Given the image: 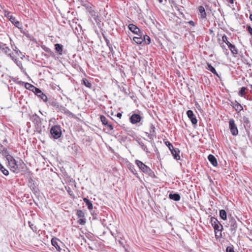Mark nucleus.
<instances>
[{
  "label": "nucleus",
  "instance_id": "nucleus-37",
  "mask_svg": "<svg viewBox=\"0 0 252 252\" xmlns=\"http://www.w3.org/2000/svg\"><path fill=\"white\" fill-rule=\"evenodd\" d=\"M140 144V145L141 146L142 149L144 151H145L146 152L148 153V149L146 147V146L143 144V143H139Z\"/></svg>",
  "mask_w": 252,
  "mask_h": 252
},
{
  "label": "nucleus",
  "instance_id": "nucleus-2",
  "mask_svg": "<svg viewBox=\"0 0 252 252\" xmlns=\"http://www.w3.org/2000/svg\"><path fill=\"white\" fill-rule=\"evenodd\" d=\"M6 159L8 163L11 171L18 173L19 171L18 169V165L15 159L11 155H7L6 156Z\"/></svg>",
  "mask_w": 252,
  "mask_h": 252
},
{
  "label": "nucleus",
  "instance_id": "nucleus-45",
  "mask_svg": "<svg viewBox=\"0 0 252 252\" xmlns=\"http://www.w3.org/2000/svg\"><path fill=\"white\" fill-rule=\"evenodd\" d=\"M250 19L252 21V14L250 15Z\"/></svg>",
  "mask_w": 252,
  "mask_h": 252
},
{
  "label": "nucleus",
  "instance_id": "nucleus-6",
  "mask_svg": "<svg viewBox=\"0 0 252 252\" xmlns=\"http://www.w3.org/2000/svg\"><path fill=\"white\" fill-rule=\"evenodd\" d=\"M0 52L5 54L12 60L14 59L13 56L12 55V51L6 44L2 43L0 44Z\"/></svg>",
  "mask_w": 252,
  "mask_h": 252
},
{
  "label": "nucleus",
  "instance_id": "nucleus-23",
  "mask_svg": "<svg viewBox=\"0 0 252 252\" xmlns=\"http://www.w3.org/2000/svg\"><path fill=\"white\" fill-rule=\"evenodd\" d=\"M207 69L210 71H211L212 73H213V74H216L217 75V76L218 75L216 71V69H215V68L212 66L211 64L208 63H207Z\"/></svg>",
  "mask_w": 252,
  "mask_h": 252
},
{
  "label": "nucleus",
  "instance_id": "nucleus-22",
  "mask_svg": "<svg viewBox=\"0 0 252 252\" xmlns=\"http://www.w3.org/2000/svg\"><path fill=\"white\" fill-rule=\"evenodd\" d=\"M25 87L27 89L31 90L32 92H34V91L35 90V89L36 88V87L33 86L32 85L29 83H25Z\"/></svg>",
  "mask_w": 252,
  "mask_h": 252
},
{
  "label": "nucleus",
  "instance_id": "nucleus-12",
  "mask_svg": "<svg viewBox=\"0 0 252 252\" xmlns=\"http://www.w3.org/2000/svg\"><path fill=\"white\" fill-rule=\"evenodd\" d=\"M59 242L62 243V242L57 238H53L51 240L52 245L55 247L58 251L61 252L62 249L60 248L59 245Z\"/></svg>",
  "mask_w": 252,
  "mask_h": 252
},
{
  "label": "nucleus",
  "instance_id": "nucleus-27",
  "mask_svg": "<svg viewBox=\"0 0 252 252\" xmlns=\"http://www.w3.org/2000/svg\"><path fill=\"white\" fill-rule=\"evenodd\" d=\"M171 153L172 154L173 156H174V158L176 159H180V156L179 154H178V152L175 150L174 149V150H172V151H170Z\"/></svg>",
  "mask_w": 252,
  "mask_h": 252
},
{
  "label": "nucleus",
  "instance_id": "nucleus-26",
  "mask_svg": "<svg viewBox=\"0 0 252 252\" xmlns=\"http://www.w3.org/2000/svg\"><path fill=\"white\" fill-rule=\"evenodd\" d=\"M0 170L2 172V173L5 175H8L9 174L8 171L6 169L4 166L1 164L0 163Z\"/></svg>",
  "mask_w": 252,
  "mask_h": 252
},
{
  "label": "nucleus",
  "instance_id": "nucleus-28",
  "mask_svg": "<svg viewBox=\"0 0 252 252\" xmlns=\"http://www.w3.org/2000/svg\"><path fill=\"white\" fill-rule=\"evenodd\" d=\"M222 40L228 46L231 43L228 40V38L226 35H223L222 37Z\"/></svg>",
  "mask_w": 252,
  "mask_h": 252
},
{
  "label": "nucleus",
  "instance_id": "nucleus-20",
  "mask_svg": "<svg viewBox=\"0 0 252 252\" xmlns=\"http://www.w3.org/2000/svg\"><path fill=\"white\" fill-rule=\"evenodd\" d=\"M230 222L231 223L230 226L231 227V230L233 231V230H235L236 228L237 227V225L236 224V222L235 220L234 219H231V220H230Z\"/></svg>",
  "mask_w": 252,
  "mask_h": 252
},
{
  "label": "nucleus",
  "instance_id": "nucleus-17",
  "mask_svg": "<svg viewBox=\"0 0 252 252\" xmlns=\"http://www.w3.org/2000/svg\"><path fill=\"white\" fill-rule=\"evenodd\" d=\"M55 48L57 53L61 55L63 54V45L57 43L55 45Z\"/></svg>",
  "mask_w": 252,
  "mask_h": 252
},
{
  "label": "nucleus",
  "instance_id": "nucleus-46",
  "mask_svg": "<svg viewBox=\"0 0 252 252\" xmlns=\"http://www.w3.org/2000/svg\"><path fill=\"white\" fill-rule=\"evenodd\" d=\"M29 224H30V226L31 227V228L32 229H33V228H32L33 224L31 225V224H30V222H29Z\"/></svg>",
  "mask_w": 252,
  "mask_h": 252
},
{
  "label": "nucleus",
  "instance_id": "nucleus-44",
  "mask_svg": "<svg viewBox=\"0 0 252 252\" xmlns=\"http://www.w3.org/2000/svg\"><path fill=\"white\" fill-rule=\"evenodd\" d=\"M189 24L192 26H194V23L192 21H190Z\"/></svg>",
  "mask_w": 252,
  "mask_h": 252
},
{
  "label": "nucleus",
  "instance_id": "nucleus-29",
  "mask_svg": "<svg viewBox=\"0 0 252 252\" xmlns=\"http://www.w3.org/2000/svg\"><path fill=\"white\" fill-rule=\"evenodd\" d=\"M235 110L238 112H240L243 109V106L238 102H237L235 106Z\"/></svg>",
  "mask_w": 252,
  "mask_h": 252
},
{
  "label": "nucleus",
  "instance_id": "nucleus-31",
  "mask_svg": "<svg viewBox=\"0 0 252 252\" xmlns=\"http://www.w3.org/2000/svg\"><path fill=\"white\" fill-rule=\"evenodd\" d=\"M100 120H101V121L102 123L104 125L106 126L108 124L107 120V119H106V118L105 117H104L103 116H100Z\"/></svg>",
  "mask_w": 252,
  "mask_h": 252
},
{
  "label": "nucleus",
  "instance_id": "nucleus-18",
  "mask_svg": "<svg viewBox=\"0 0 252 252\" xmlns=\"http://www.w3.org/2000/svg\"><path fill=\"white\" fill-rule=\"evenodd\" d=\"M83 200L89 210H91L93 209V204L90 200L87 198H84Z\"/></svg>",
  "mask_w": 252,
  "mask_h": 252
},
{
  "label": "nucleus",
  "instance_id": "nucleus-7",
  "mask_svg": "<svg viewBox=\"0 0 252 252\" xmlns=\"http://www.w3.org/2000/svg\"><path fill=\"white\" fill-rule=\"evenodd\" d=\"M135 163L139 168L144 172L148 173L150 170L149 167H148L145 164L139 160H136Z\"/></svg>",
  "mask_w": 252,
  "mask_h": 252
},
{
  "label": "nucleus",
  "instance_id": "nucleus-13",
  "mask_svg": "<svg viewBox=\"0 0 252 252\" xmlns=\"http://www.w3.org/2000/svg\"><path fill=\"white\" fill-rule=\"evenodd\" d=\"M208 159L214 166H217L218 165L217 159L213 155H209L208 156Z\"/></svg>",
  "mask_w": 252,
  "mask_h": 252
},
{
  "label": "nucleus",
  "instance_id": "nucleus-32",
  "mask_svg": "<svg viewBox=\"0 0 252 252\" xmlns=\"http://www.w3.org/2000/svg\"><path fill=\"white\" fill-rule=\"evenodd\" d=\"M76 215L78 216V217L79 218H82L84 217V212L82 210H77Z\"/></svg>",
  "mask_w": 252,
  "mask_h": 252
},
{
  "label": "nucleus",
  "instance_id": "nucleus-21",
  "mask_svg": "<svg viewBox=\"0 0 252 252\" xmlns=\"http://www.w3.org/2000/svg\"><path fill=\"white\" fill-rule=\"evenodd\" d=\"M220 216L223 220H226L227 218L226 213L224 210H220Z\"/></svg>",
  "mask_w": 252,
  "mask_h": 252
},
{
  "label": "nucleus",
  "instance_id": "nucleus-25",
  "mask_svg": "<svg viewBox=\"0 0 252 252\" xmlns=\"http://www.w3.org/2000/svg\"><path fill=\"white\" fill-rule=\"evenodd\" d=\"M142 38L143 40V42H144L146 44H149L151 43L150 37L147 35H144Z\"/></svg>",
  "mask_w": 252,
  "mask_h": 252
},
{
  "label": "nucleus",
  "instance_id": "nucleus-48",
  "mask_svg": "<svg viewBox=\"0 0 252 252\" xmlns=\"http://www.w3.org/2000/svg\"><path fill=\"white\" fill-rule=\"evenodd\" d=\"M131 170H132V172H133V169H131Z\"/></svg>",
  "mask_w": 252,
  "mask_h": 252
},
{
  "label": "nucleus",
  "instance_id": "nucleus-8",
  "mask_svg": "<svg viewBox=\"0 0 252 252\" xmlns=\"http://www.w3.org/2000/svg\"><path fill=\"white\" fill-rule=\"evenodd\" d=\"M36 95H37L39 97L41 98L44 101L46 102L47 101V96L43 94L40 90L38 88L35 89V90L33 92Z\"/></svg>",
  "mask_w": 252,
  "mask_h": 252
},
{
  "label": "nucleus",
  "instance_id": "nucleus-40",
  "mask_svg": "<svg viewBox=\"0 0 252 252\" xmlns=\"http://www.w3.org/2000/svg\"><path fill=\"white\" fill-rule=\"evenodd\" d=\"M248 31L251 35H252V28L250 26L248 27Z\"/></svg>",
  "mask_w": 252,
  "mask_h": 252
},
{
  "label": "nucleus",
  "instance_id": "nucleus-41",
  "mask_svg": "<svg viewBox=\"0 0 252 252\" xmlns=\"http://www.w3.org/2000/svg\"><path fill=\"white\" fill-rule=\"evenodd\" d=\"M106 126L110 129V130L113 129V126L112 125L108 124Z\"/></svg>",
  "mask_w": 252,
  "mask_h": 252
},
{
  "label": "nucleus",
  "instance_id": "nucleus-14",
  "mask_svg": "<svg viewBox=\"0 0 252 252\" xmlns=\"http://www.w3.org/2000/svg\"><path fill=\"white\" fill-rule=\"evenodd\" d=\"M198 10L200 13V17L202 19L205 18L206 17V14L204 7L203 6H199Z\"/></svg>",
  "mask_w": 252,
  "mask_h": 252
},
{
  "label": "nucleus",
  "instance_id": "nucleus-15",
  "mask_svg": "<svg viewBox=\"0 0 252 252\" xmlns=\"http://www.w3.org/2000/svg\"><path fill=\"white\" fill-rule=\"evenodd\" d=\"M139 36V37H134L133 38V41L138 44H141L142 42H143V40L142 37V34L141 33L140 35H138Z\"/></svg>",
  "mask_w": 252,
  "mask_h": 252
},
{
  "label": "nucleus",
  "instance_id": "nucleus-30",
  "mask_svg": "<svg viewBox=\"0 0 252 252\" xmlns=\"http://www.w3.org/2000/svg\"><path fill=\"white\" fill-rule=\"evenodd\" d=\"M83 83L87 87L91 88L92 87V84L87 79L83 80Z\"/></svg>",
  "mask_w": 252,
  "mask_h": 252
},
{
  "label": "nucleus",
  "instance_id": "nucleus-43",
  "mask_svg": "<svg viewBox=\"0 0 252 252\" xmlns=\"http://www.w3.org/2000/svg\"><path fill=\"white\" fill-rule=\"evenodd\" d=\"M122 114L120 113H118L117 114V116L119 118H121L122 117Z\"/></svg>",
  "mask_w": 252,
  "mask_h": 252
},
{
  "label": "nucleus",
  "instance_id": "nucleus-9",
  "mask_svg": "<svg viewBox=\"0 0 252 252\" xmlns=\"http://www.w3.org/2000/svg\"><path fill=\"white\" fill-rule=\"evenodd\" d=\"M128 27L129 30L134 34L140 35L141 32L140 29L135 25L132 24H129Z\"/></svg>",
  "mask_w": 252,
  "mask_h": 252
},
{
  "label": "nucleus",
  "instance_id": "nucleus-11",
  "mask_svg": "<svg viewBox=\"0 0 252 252\" xmlns=\"http://www.w3.org/2000/svg\"><path fill=\"white\" fill-rule=\"evenodd\" d=\"M187 114L193 125H195L197 124V120L196 117L191 110H188L187 112Z\"/></svg>",
  "mask_w": 252,
  "mask_h": 252
},
{
  "label": "nucleus",
  "instance_id": "nucleus-38",
  "mask_svg": "<svg viewBox=\"0 0 252 252\" xmlns=\"http://www.w3.org/2000/svg\"><path fill=\"white\" fill-rule=\"evenodd\" d=\"M90 13L91 14L92 16L94 17V19L95 21H96V18L97 17V16L95 15V12L93 10H91L90 11Z\"/></svg>",
  "mask_w": 252,
  "mask_h": 252
},
{
  "label": "nucleus",
  "instance_id": "nucleus-35",
  "mask_svg": "<svg viewBox=\"0 0 252 252\" xmlns=\"http://www.w3.org/2000/svg\"><path fill=\"white\" fill-rule=\"evenodd\" d=\"M226 252H235L233 246H228L226 249Z\"/></svg>",
  "mask_w": 252,
  "mask_h": 252
},
{
  "label": "nucleus",
  "instance_id": "nucleus-33",
  "mask_svg": "<svg viewBox=\"0 0 252 252\" xmlns=\"http://www.w3.org/2000/svg\"><path fill=\"white\" fill-rule=\"evenodd\" d=\"M246 89L247 88L245 87H242L241 88L240 91L239 92V95H240L241 96H243Z\"/></svg>",
  "mask_w": 252,
  "mask_h": 252
},
{
  "label": "nucleus",
  "instance_id": "nucleus-50",
  "mask_svg": "<svg viewBox=\"0 0 252 252\" xmlns=\"http://www.w3.org/2000/svg\"><path fill=\"white\" fill-rule=\"evenodd\" d=\"M131 170H132V172H133V169H131Z\"/></svg>",
  "mask_w": 252,
  "mask_h": 252
},
{
  "label": "nucleus",
  "instance_id": "nucleus-16",
  "mask_svg": "<svg viewBox=\"0 0 252 252\" xmlns=\"http://www.w3.org/2000/svg\"><path fill=\"white\" fill-rule=\"evenodd\" d=\"M169 198L171 199H172L174 201H179L180 200L181 197L180 195L178 193H174V194H169Z\"/></svg>",
  "mask_w": 252,
  "mask_h": 252
},
{
  "label": "nucleus",
  "instance_id": "nucleus-51",
  "mask_svg": "<svg viewBox=\"0 0 252 252\" xmlns=\"http://www.w3.org/2000/svg\"><path fill=\"white\" fill-rule=\"evenodd\" d=\"M224 47V45H221V47Z\"/></svg>",
  "mask_w": 252,
  "mask_h": 252
},
{
  "label": "nucleus",
  "instance_id": "nucleus-47",
  "mask_svg": "<svg viewBox=\"0 0 252 252\" xmlns=\"http://www.w3.org/2000/svg\"><path fill=\"white\" fill-rule=\"evenodd\" d=\"M160 3L162 2V0H158Z\"/></svg>",
  "mask_w": 252,
  "mask_h": 252
},
{
  "label": "nucleus",
  "instance_id": "nucleus-49",
  "mask_svg": "<svg viewBox=\"0 0 252 252\" xmlns=\"http://www.w3.org/2000/svg\"><path fill=\"white\" fill-rule=\"evenodd\" d=\"M131 170H132V172H133V169H131Z\"/></svg>",
  "mask_w": 252,
  "mask_h": 252
},
{
  "label": "nucleus",
  "instance_id": "nucleus-3",
  "mask_svg": "<svg viewBox=\"0 0 252 252\" xmlns=\"http://www.w3.org/2000/svg\"><path fill=\"white\" fill-rule=\"evenodd\" d=\"M50 133L54 139H58L62 135L61 127L57 125L53 126L51 128Z\"/></svg>",
  "mask_w": 252,
  "mask_h": 252
},
{
  "label": "nucleus",
  "instance_id": "nucleus-42",
  "mask_svg": "<svg viewBox=\"0 0 252 252\" xmlns=\"http://www.w3.org/2000/svg\"><path fill=\"white\" fill-rule=\"evenodd\" d=\"M16 64H17V65L18 66H19L20 67H21V66H22V63L20 62L17 61L16 62Z\"/></svg>",
  "mask_w": 252,
  "mask_h": 252
},
{
  "label": "nucleus",
  "instance_id": "nucleus-10",
  "mask_svg": "<svg viewBox=\"0 0 252 252\" xmlns=\"http://www.w3.org/2000/svg\"><path fill=\"white\" fill-rule=\"evenodd\" d=\"M141 117L139 115L133 114L130 118V121L132 124H135L139 123L141 121Z\"/></svg>",
  "mask_w": 252,
  "mask_h": 252
},
{
  "label": "nucleus",
  "instance_id": "nucleus-5",
  "mask_svg": "<svg viewBox=\"0 0 252 252\" xmlns=\"http://www.w3.org/2000/svg\"><path fill=\"white\" fill-rule=\"evenodd\" d=\"M229 127L231 134L234 136H236L238 134V130L233 119L229 121Z\"/></svg>",
  "mask_w": 252,
  "mask_h": 252
},
{
  "label": "nucleus",
  "instance_id": "nucleus-39",
  "mask_svg": "<svg viewBox=\"0 0 252 252\" xmlns=\"http://www.w3.org/2000/svg\"><path fill=\"white\" fill-rule=\"evenodd\" d=\"M243 120L244 123L246 125H248L250 123L249 119L246 117H243Z\"/></svg>",
  "mask_w": 252,
  "mask_h": 252
},
{
  "label": "nucleus",
  "instance_id": "nucleus-36",
  "mask_svg": "<svg viewBox=\"0 0 252 252\" xmlns=\"http://www.w3.org/2000/svg\"><path fill=\"white\" fill-rule=\"evenodd\" d=\"M78 222L80 224L84 225L86 223V219H84L83 218H80V219L78 220Z\"/></svg>",
  "mask_w": 252,
  "mask_h": 252
},
{
  "label": "nucleus",
  "instance_id": "nucleus-1",
  "mask_svg": "<svg viewBox=\"0 0 252 252\" xmlns=\"http://www.w3.org/2000/svg\"><path fill=\"white\" fill-rule=\"evenodd\" d=\"M211 223L213 226L215 233V236L219 238L221 237V231L223 229V226L219 221V220L215 217H211Z\"/></svg>",
  "mask_w": 252,
  "mask_h": 252
},
{
  "label": "nucleus",
  "instance_id": "nucleus-34",
  "mask_svg": "<svg viewBox=\"0 0 252 252\" xmlns=\"http://www.w3.org/2000/svg\"><path fill=\"white\" fill-rule=\"evenodd\" d=\"M165 144L168 147V148L169 149V150L170 151L174 150V147H173V145L169 142H168V141L165 142Z\"/></svg>",
  "mask_w": 252,
  "mask_h": 252
},
{
  "label": "nucleus",
  "instance_id": "nucleus-4",
  "mask_svg": "<svg viewBox=\"0 0 252 252\" xmlns=\"http://www.w3.org/2000/svg\"><path fill=\"white\" fill-rule=\"evenodd\" d=\"M5 16L18 29H21L22 28V24L16 19L15 17L12 15L10 12L5 11Z\"/></svg>",
  "mask_w": 252,
  "mask_h": 252
},
{
  "label": "nucleus",
  "instance_id": "nucleus-19",
  "mask_svg": "<svg viewBox=\"0 0 252 252\" xmlns=\"http://www.w3.org/2000/svg\"><path fill=\"white\" fill-rule=\"evenodd\" d=\"M228 47L233 55H236L238 54V50L234 45L231 44L228 46Z\"/></svg>",
  "mask_w": 252,
  "mask_h": 252
},
{
  "label": "nucleus",
  "instance_id": "nucleus-24",
  "mask_svg": "<svg viewBox=\"0 0 252 252\" xmlns=\"http://www.w3.org/2000/svg\"><path fill=\"white\" fill-rule=\"evenodd\" d=\"M155 126L153 125H150V132L151 134H149L148 132H146V134L150 138H151V137L150 135L153 134L155 133Z\"/></svg>",
  "mask_w": 252,
  "mask_h": 252
}]
</instances>
